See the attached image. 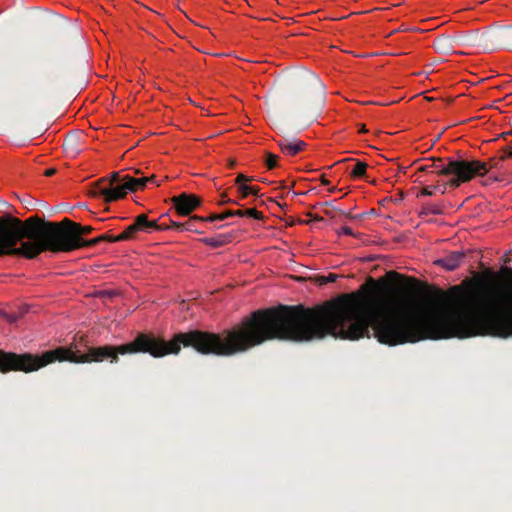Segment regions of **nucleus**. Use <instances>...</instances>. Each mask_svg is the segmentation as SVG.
<instances>
[{"instance_id":"423d86ee","label":"nucleus","mask_w":512,"mask_h":512,"mask_svg":"<svg viewBox=\"0 0 512 512\" xmlns=\"http://www.w3.org/2000/svg\"><path fill=\"white\" fill-rule=\"evenodd\" d=\"M173 206L180 216H188L201 205V199L194 194L182 193L171 198Z\"/></svg>"},{"instance_id":"412c9836","label":"nucleus","mask_w":512,"mask_h":512,"mask_svg":"<svg viewBox=\"0 0 512 512\" xmlns=\"http://www.w3.org/2000/svg\"><path fill=\"white\" fill-rule=\"evenodd\" d=\"M134 224H135V226H137L138 231L148 232V229H147L148 217L145 214L138 215L135 218Z\"/></svg>"},{"instance_id":"6e6552de","label":"nucleus","mask_w":512,"mask_h":512,"mask_svg":"<svg viewBox=\"0 0 512 512\" xmlns=\"http://www.w3.org/2000/svg\"><path fill=\"white\" fill-rule=\"evenodd\" d=\"M102 241H104L103 237H95L93 239L85 240L82 237H77V235H74L73 238L69 240V242L62 243L61 245L57 246L56 249H62L63 252H71L83 247H93Z\"/></svg>"},{"instance_id":"58836bf2","label":"nucleus","mask_w":512,"mask_h":512,"mask_svg":"<svg viewBox=\"0 0 512 512\" xmlns=\"http://www.w3.org/2000/svg\"><path fill=\"white\" fill-rule=\"evenodd\" d=\"M180 224H183V222H176L174 220H170V228H173L175 230H177V225H180Z\"/></svg>"},{"instance_id":"a211bd4d","label":"nucleus","mask_w":512,"mask_h":512,"mask_svg":"<svg viewBox=\"0 0 512 512\" xmlns=\"http://www.w3.org/2000/svg\"><path fill=\"white\" fill-rule=\"evenodd\" d=\"M6 255L5 247V215L0 217V257Z\"/></svg>"},{"instance_id":"c85d7f7f","label":"nucleus","mask_w":512,"mask_h":512,"mask_svg":"<svg viewBox=\"0 0 512 512\" xmlns=\"http://www.w3.org/2000/svg\"><path fill=\"white\" fill-rule=\"evenodd\" d=\"M231 216H232V210H227V211H225L223 213L218 214L217 218H218L219 221H223V220H225V219H227L228 217H231Z\"/></svg>"},{"instance_id":"3c124183","label":"nucleus","mask_w":512,"mask_h":512,"mask_svg":"<svg viewBox=\"0 0 512 512\" xmlns=\"http://www.w3.org/2000/svg\"><path fill=\"white\" fill-rule=\"evenodd\" d=\"M334 191H335V187H332V188L330 189V192H334Z\"/></svg>"},{"instance_id":"6ab92c4d","label":"nucleus","mask_w":512,"mask_h":512,"mask_svg":"<svg viewBox=\"0 0 512 512\" xmlns=\"http://www.w3.org/2000/svg\"><path fill=\"white\" fill-rule=\"evenodd\" d=\"M265 157H266L265 165H266L267 169L272 170L277 167L279 156H277L271 152H266Z\"/></svg>"},{"instance_id":"ea45409f","label":"nucleus","mask_w":512,"mask_h":512,"mask_svg":"<svg viewBox=\"0 0 512 512\" xmlns=\"http://www.w3.org/2000/svg\"><path fill=\"white\" fill-rule=\"evenodd\" d=\"M146 179H148V183H155L156 186H159L160 184L159 183H156V180H155V176L152 175L150 177H145Z\"/></svg>"},{"instance_id":"a18cd8bd","label":"nucleus","mask_w":512,"mask_h":512,"mask_svg":"<svg viewBox=\"0 0 512 512\" xmlns=\"http://www.w3.org/2000/svg\"><path fill=\"white\" fill-rule=\"evenodd\" d=\"M325 214H326L327 216H331V217L333 216V215H332L331 210H327V209H326V210H325Z\"/></svg>"},{"instance_id":"7c9ffc66","label":"nucleus","mask_w":512,"mask_h":512,"mask_svg":"<svg viewBox=\"0 0 512 512\" xmlns=\"http://www.w3.org/2000/svg\"><path fill=\"white\" fill-rule=\"evenodd\" d=\"M227 203H233V204H236L237 202L235 200H232V199H229L227 198L226 194H222L221 195V201H220V204L223 205V204H227Z\"/></svg>"},{"instance_id":"09e8293b","label":"nucleus","mask_w":512,"mask_h":512,"mask_svg":"<svg viewBox=\"0 0 512 512\" xmlns=\"http://www.w3.org/2000/svg\"><path fill=\"white\" fill-rule=\"evenodd\" d=\"M314 219H315V220H317V221L322 220V218H321V217H317V216H315V217H314Z\"/></svg>"},{"instance_id":"2f4dec72","label":"nucleus","mask_w":512,"mask_h":512,"mask_svg":"<svg viewBox=\"0 0 512 512\" xmlns=\"http://www.w3.org/2000/svg\"><path fill=\"white\" fill-rule=\"evenodd\" d=\"M99 237H103L104 238V241H109V242H117L115 239V236H111L109 234H102L100 235Z\"/></svg>"},{"instance_id":"f704fd0d","label":"nucleus","mask_w":512,"mask_h":512,"mask_svg":"<svg viewBox=\"0 0 512 512\" xmlns=\"http://www.w3.org/2000/svg\"><path fill=\"white\" fill-rule=\"evenodd\" d=\"M232 216H239V217H243L245 216V213H244V210H232Z\"/></svg>"},{"instance_id":"f03ea898","label":"nucleus","mask_w":512,"mask_h":512,"mask_svg":"<svg viewBox=\"0 0 512 512\" xmlns=\"http://www.w3.org/2000/svg\"><path fill=\"white\" fill-rule=\"evenodd\" d=\"M93 230L92 226H82L68 218L51 222L35 215L22 221L12 215H5L6 255L35 259L44 251L63 252L56 247L69 242L74 235L81 237Z\"/></svg>"},{"instance_id":"20e7f679","label":"nucleus","mask_w":512,"mask_h":512,"mask_svg":"<svg viewBox=\"0 0 512 512\" xmlns=\"http://www.w3.org/2000/svg\"><path fill=\"white\" fill-rule=\"evenodd\" d=\"M43 368L42 354L6 352L0 349V372L11 371L31 373Z\"/></svg>"},{"instance_id":"c03bdc74","label":"nucleus","mask_w":512,"mask_h":512,"mask_svg":"<svg viewBox=\"0 0 512 512\" xmlns=\"http://www.w3.org/2000/svg\"><path fill=\"white\" fill-rule=\"evenodd\" d=\"M158 226H160V227H166V229L170 228V226H169V225H167L166 223L158 224Z\"/></svg>"},{"instance_id":"e433bc0d","label":"nucleus","mask_w":512,"mask_h":512,"mask_svg":"<svg viewBox=\"0 0 512 512\" xmlns=\"http://www.w3.org/2000/svg\"><path fill=\"white\" fill-rule=\"evenodd\" d=\"M192 218L195 220L196 223H199V222H207V219H205L206 217H202V216H192Z\"/></svg>"},{"instance_id":"a878e982","label":"nucleus","mask_w":512,"mask_h":512,"mask_svg":"<svg viewBox=\"0 0 512 512\" xmlns=\"http://www.w3.org/2000/svg\"><path fill=\"white\" fill-rule=\"evenodd\" d=\"M434 192H435V190L433 189V186H426L420 191V193L417 195V197L431 196V195H433Z\"/></svg>"},{"instance_id":"4468645a","label":"nucleus","mask_w":512,"mask_h":512,"mask_svg":"<svg viewBox=\"0 0 512 512\" xmlns=\"http://www.w3.org/2000/svg\"><path fill=\"white\" fill-rule=\"evenodd\" d=\"M108 182V186L114 185L117 182H121L118 172H113L110 177H103L95 183V189L103 188V184Z\"/></svg>"},{"instance_id":"a19ab883","label":"nucleus","mask_w":512,"mask_h":512,"mask_svg":"<svg viewBox=\"0 0 512 512\" xmlns=\"http://www.w3.org/2000/svg\"><path fill=\"white\" fill-rule=\"evenodd\" d=\"M321 183H322L323 185H329V184H330V181H329V180H327L325 177H322V178H321Z\"/></svg>"},{"instance_id":"79ce46f5","label":"nucleus","mask_w":512,"mask_h":512,"mask_svg":"<svg viewBox=\"0 0 512 512\" xmlns=\"http://www.w3.org/2000/svg\"><path fill=\"white\" fill-rule=\"evenodd\" d=\"M307 76H308L310 79L317 81V78H316V76H315L314 74H312V73H307Z\"/></svg>"},{"instance_id":"72a5a7b5","label":"nucleus","mask_w":512,"mask_h":512,"mask_svg":"<svg viewBox=\"0 0 512 512\" xmlns=\"http://www.w3.org/2000/svg\"><path fill=\"white\" fill-rule=\"evenodd\" d=\"M57 172V170L55 168H49L47 169L45 172H44V175L46 177H50V176H53L55 173Z\"/></svg>"},{"instance_id":"0eeeda50","label":"nucleus","mask_w":512,"mask_h":512,"mask_svg":"<svg viewBox=\"0 0 512 512\" xmlns=\"http://www.w3.org/2000/svg\"><path fill=\"white\" fill-rule=\"evenodd\" d=\"M121 184L111 185L103 188H99L92 191L94 197H102L106 203L114 202L123 199L129 191L124 187V180L121 179Z\"/></svg>"},{"instance_id":"7ed1b4c3","label":"nucleus","mask_w":512,"mask_h":512,"mask_svg":"<svg viewBox=\"0 0 512 512\" xmlns=\"http://www.w3.org/2000/svg\"><path fill=\"white\" fill-rule=\"evenodd\" d=\"M499 152V156L490 158L488 162L465 159L450 160L449 164L443 167L439 173L453 175L449 179V184L452 188H458L462 183L469 182L476 176L486 175L491 169H502L503 162L512 158V145L504 146Z\"/></svg>"},{"instance_id":"1a4fd4ad","label":"nucleus","mask_w":512,"mask_h":512,"mask_svg":"<svg viewBox=\"0 0 512 512\" xmlns=\"http://www.w3.org/2000/svg\"><path fill=\"white\" fill-rule=\"evenodd\" d=\"M277 143L281 151L287 156H295L299 152L303 151L307 145L302 140H290L287 138H283Z\"/></svg>"},{"instance_id":"9b49d317","label":"nucleus","mask_w":512,"mask_h":512,"mask_svg":"<svg viewBox=\"0 0 512 512\" xmlns=\"http://www.w3.org/2000/svg\"><path fill=\"white\" fill-rule=\"evenodd\" d=\"M123 180H124V187L126 189H128L130 192L142 190L146 187V185L148 183V179H146L144 177L134 178L129 175L124 176Z\"/></svg>"},{"instance_id":"4be33fe9","label":"nucleus","mask_w":512,"mask_h":512,"mask_svg":"<svg viewBox=\"0 0 512 512\" xmlns=\"http://www.w3.org/2000/svg\"><path fill=\"white\" fill-rule=\"evenodd\" d=\"M451 159H448V162H450ZM443 160L441 158H438V159H434L432 164H431V167L432 169H435V170H432L431 173H435L436 175H440V176H444L443 174H440L439 171L447 166L449 163L447 164H442Z\"/></svg>"},{"instance_id":"37998d69","label":"nucleus","mask_w":512,"mask_h":512,"mask_svg":"<svg viewBox=\"0 0 512 512\" xmlns=\"http://www.w3.org/2000/svg\"><path fill=\"white\" fill-rule=\"evenodd\" d=\"M367 130L365 128V125H361L359 132L365 133Z\"/></svg>"},{"instance_id":"9d476101","label":"nucleus","mask_w":512,"mask_h":512,"mask_svg":"<svg viewBox=\"0 0 512 512\" xmlns=\"http://www.w3.org/2000/svg\"><path fill=\"white\" fill-rule=\"evenodd\" d=\"M465 258V254L460 251H455L447 256L435 261V264L444 267L446 270L452 271L460 266Z\"/></svg>"},{"instance_id":"49530a36","label":"nucleus","mask_w":512,"mask_h":512,"mask_svg":"<svg viewBox=\"0 0 512 512\" xmlns=\"http://www.w3.org/2000/svg\"><path fill=\"white\" fill-rule=\"evenodd\" d=\"M235 164H236V162L234 160H232L229 163V167L232 168V167H234Z\"/></svg>"},{"instance_id":"de8ad7c7","label":"nucleus","mask_w":512,"mask_h":512,"mask_svg":"<svg viewBox=\"0 0 512 512\" xmlns=\"http://www.w3.org/2000/svg\"><path fill=\"white\" fill-rule=\"evenodd\" d=\"M73 140H74V139L67 140V141H66V145H70V144H72L71 142H72Z\"/></svg>"},{"instance_id":"8fccbe9b","label":"nucleus","mask_w":512,"mask_h":512,"mask_svg":"<svg viewBox=\"0 0 512 512\" xmlns=\"http://www.w3.org/2000/svg\"><path fill=\"white\" fill-rule=\"evenodd\" d=\"M323 205L328 207V206H330V203L329 202H325V203H323Z\"/></svg>"},{"instance_id":"ddd939ff","label":"nucleus","mask_w":512,"mask_h":512,"mask_svg":"<svg viewBox=\"0 0 512 512\" xmlns=\"http://www.w3.org/2000/svg\"><path fill=\"white\" fill-rule=\"evenodd\" d=\"M139 231L137 230V226L134 223L129 225L121 234L115 236L116 241H127L136 238V235Z\"/></svg>"},{"instance_id":"39448f33","label":"nucleus","mask_w":512,"mask_h":512,"mask_svg":"<svg viewBox=\"0 0 512 512\" xmlns=\"http://www.w3.org/2000/svg\"><path fill=\"white\" fill-rule=\"evenodd\" d=\"M478 45L486 51L501 48L512 49V26L492 28L482 33Z\"/></svg>"},{"instance_id":"dca6fc26","label":"nucleus","mask_w":512,"mask_h":512,"mask_svg":"<svg viewBox=\"0 0 512 512\" xmlns=\"http://www.w3.org/2000/svg\"><path fill=\"white\" fill-rule=\"evenodd\" d=\"M177 231H190L195 233H202L200 230H198L197 223L192 217H190L187 221L183 222V224L177 225Z\"/></svg>"},{"instance_id":"c9c22d12","label":"nucleus","mask_w":512,"mask_h":512,"mask_svg":"<svg viewBox=\"0 0 512 512\" xmlns=\"http://www.w3.org/2000/svg\"><path fill=\"white\" fill-rule=\"evenodd\" d=\"M343 214L345 215L346 218H349V219H358V218L362 217V214L352 215L350 212L343 213Z\"/></svg>"},{"instance_id":"f257e3e1","label":"nucleus","mask_w":512,"mask_h":512,"mask_svg":"<svg viewBox=\"0 0 512 512\" xmlns=\"http://www.w3.org/2000/svg\"><path fill=\"white\" fill-rule=\"evenodd\" d=\"M280 340L304 342V306L278 305L254 311L240 324L221 334L192 330L176 334L165 341L153 334L139 333L136 338L122 345L91 347L78 344L59 347L42 353L43 367L55 361L92 363L110 361L117 363L119 355L148 353L155 358L178 354L183 347H191L203 355L228 357L245 352L266 341Z\"/></svg>"},{"instance_id":"c756f323","label":"nucleus","mask_w":512,"mask_h":512,"mask_svg":"<svg viewBox=\"0 0 512 512\" xmlns=\"http://www.w3.org/2000/svg\"><path fill=\"white\" fill-rule=\"evenodd\" d=\"M339 234L354 236V233H353L352 229L350 227H348V226H343L340 229Z\"/></svg>"},{"instance_id":"5701e85b","label":"nucleus","mask_w":512,"mask_h":512,"mask_svg":"<svg viewBox=\"0 0 512 512\" xmlns=\"http://www.w3.org/2000/svg\"><path fill=\"white\" fill-rule=\"evenodd\" d=\"M428 214L439 215V214H441V210L439 207H437L435 205L428 204L423 207V209L421 211V215H428Z\"/></svg>"},{"instance_id":"b1692460","label":"nucleus","mask_w":512,"mask_h":512,"mask_svg":"<svg viewBox=\"0 0 512 512\" xmlns=\"http://www.w3.org/2000/svg\"><path fill=\"white\" fill-rule=\"evenodd\" d=\"M244 213L245 216L252 217L257 220H262L264 218L263 214L254 208L245 209Z\"/></svg>"},{"instance_id":"cd10ccee","label":"nucleus","mask_w":512,"mask_h":512,"mask_svg":"<svg viewBox=\"0 0 512 512\" xmlns=\"http://www.w3.org/2000/svg\"><path fill=\"white\" fill-rule=\"evenodd\" d=\"M447 185H449L450 187H452V186L449 184V181H448L446 184H444V185H442V186H441V185H434V186H433V189H434L435 191H440V192H441V194H445V193H446V186H447Z\"/></svg>"},{"instance_id":"aec40b11","label":"nucleus","mask_w":512,"mask_h":512,"mask_svg":"<svg viewBox=\"0 0 512 512\" xmlns=\"http://www.w3.org/2000/svg\"><path fill=\"white\" fill-rule=\"evenodd\" d=\"M339 275L334 273H329L328 275H318L315 277V281L319 285H325L327 283L335 282L338 279Z\"/></svg>"},{"instance_id":"f3484780","label":"nucleus","mask_w":512,"mask_h":512,"mask_svg":"<svg viewBox=\"0 0 512 512\" xmlns=\"http://www.w3.org/2000/svg\"><path fill=\"white\" fill-rule=\"evenodd\" d=\"M366 170L367 164L365 162L357 161L350 175L354 178H363L366 175Z\"/></svg>"},{"instance_id":"f8f14e48","label":"nucleus","mask_w":512,"mask_h":512,"mask_svg":"<svg viewBox=\"0 0 512 512\" xmlns=\"http://www.w3.org/2000/svg\"><path fill=\"white\" fill-rule=\"evenodd\" d=\"M201 241L203 243H205L206 245H209L213 248H218V247L225 245L229 241V238L226 235L220 234L216 237L203 238V239H201Z\"/></svg>"},{"instance_id":"393cba45","label":"nucleus","mask_w":512,"mask_h":512,"mask_svg":"<svg viewBox=\"0 0 512 512\" xmlns=\"http://www.w3.org/2000/svg\"><path fill=\"white\" fill-rule=\"evenodd\" d=\"M251 180H252V178L240 173L236 177L235 183L238 185V188H239L241 184H245L246 182L251 181Z\"/></svg>"},{"instance_id":"4c0bfd02","label":"nucleus","mask_w":512,"mask_h":512,"mask_svg":"<svg viewBox=\"0 0 512 512\" xmlns=\"http://www.w3.org/2000/svg\"><path fill=\"white\" fill-rule=\"evenodd\" d=\"M218 214H211L210 216L206 217L205 219H207V222H213V221H216L218 220Z\"/></svg>"},{"instance_id":"473e14b6","label":"nucleus","mask_w":512,"mask_h":512,"mask_svg":"<svg viewBox=\"0 0 512 512\" xmlns=\"http://www.w3.org/2000/svg\"><path fill=\"white\" fill-rule=\"evenodd\" d=\"M431 165H423L418 168L419 172H431L432 170Z\"/></svg>"},{"instance_id":"2eb2a0df","label":"nucleus","mask_w":512,"mask_h":512,"mask_svg":"<svg viewBox=\"0 0 512 512\" xmlns=\"http://www.w3.org/2000/svg\"><path fill=\"white\" fill-rule=\"evenodd\" d=\"M260 187L258 186H250L247 184H241L239 187L240 197L242 199L248 197L249 195L259 196Z\"/></svg>"},{"instance_id":"bb28decb","label":"nucleus","mask_w":512,"mask_h":512,"mask_svg":"<svg viewBox=\"0 0 512 512\" xmlns=\"http://www.w3.org/2000/svg\"><path fill=\"white\" fill-rule=\"evenodd\" d=\"M147 229H148V232L151 231V230H160V231H162V230H166V227L158 226L157 221H149L148 220Z\"/></svg>"}]
</instances>
